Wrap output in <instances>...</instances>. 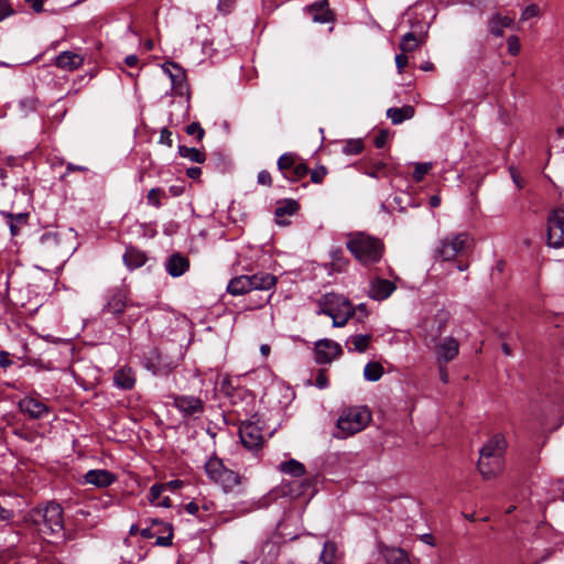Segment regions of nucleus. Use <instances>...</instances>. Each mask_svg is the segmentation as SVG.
<instances>
[{"mask_svg": "<svg viewBox=\"0 0 564 564\" xmlns=\"http://www.w3.org/2000/svg\"><path fill=\"white\" fill-rule=\"evenodd\" d=\"M115 386L122 390H130L134 387L135 375L129 367L118 369L113 375Z\"/></svg>", "mask_w": 564, "mask_h": 564, "instance_id": "obj_25", "label": "nucleus"}, {"mask_svg": "<svg viewBox=\"0 0 564 564\" xmlns=\"http://www.w3.org/2000/svg\"><path fill=\"white\" fill-rule=\"evenodd\" d=\"M186 133L189 135H196L197 140L200 141L204 138L205 131L199 123L193 122L187 126Z\"/></svg>", "mask_w": 564, "mask_h": 564, "instance_id": "obj_43", "label": "nucleus"}, {"mask_svg": "<svg viewBox=\"0 0 564 564\" xmlns=\"http://www.w3.org/2000/svg\"><path fill=\"white\" fill-rule=\"evenodd\" d=\"M432 169L431 163H416L413 172V178L416 182L423 180L424 175Z\"/></svg>", "mask_w": 564, "mask_h": 564, "instance_id": "obj_42", "label": "nucleus"}, {"mask_svg": "<svg viewBox=\"0 0 564 564\" xmlns=\"http://www.w3.org/2000/svg\"><path fill=\"white\" fill-rule=\"evenodd\" d=\"M420 539H421L422 542H424V543H426V544H429L431 546L435 545V540H434L432 534H429V533L423 534V535H421Z\"/></svg>", "mask_w": 564, "mask_h": 564, "instance_id": "obj_63", "label": "nucleus"}, {"mask_svg": "<svg viewBox=\"0 0 564 564\" xmlns=\"http://www.w3.org/2000/svg\"><path fill=\"white\" fill-rule=\"evenodd\" d=\"M409 61H408V56L405 53H401V54H398L395 56V64H397V67H398V70L399 73H402L403 69L406 67Z\"/></svg>", "mask_w": 564, "mask_h": 564, "instance_id": "obj_51", "label": "nucleus"}, {"mask_svg": "<svg viewBox=\"0 0 564 564\" xmlns=\"http://www.w3.org/2000/svg\"><path fill=\"white\" fill-rule=\"evenodd\" d=\"M271 299V295H269L268 297H259L258 300H253L250 299V304L248 305V308L249 310H256V308H261L263 305H265Z\"/></svg>", "mask_w": 564, "mask_h": 564, "instance_id": "obj_52", "label": "nucleus"}, {"mask_svg": "<svg viewBox=\"0 0 564 564\" xmlns=\"http://www.w3.org/2000/svg\"><path fill=\"white\" fill-rule=\"evenodd\" d=\"M299 209V204L296 200L289 199L283 202L279 207L275 209V216L276 217H283V216H292L294 215Z\"/></svg>", "mask_w": 564, "mask_h": 564, "instance_id": "obj_38", "label": "nucleus"}, {"mask_svg": "<svg viewBox=\"0 0 564 564\" xmlns=\"http://www.w3.org/2000/svg\"><path fill=\"white\" fill-rule=\"evenodd\" d=\"M469 246L470 239L467 234L449 235L441 240L440 246L434 250V257L442 261H449L465 252Z\"/></svg>", "mask_w": 564, "mask_h": 564, "instance_id": "obj_6", "label": "nucleus"}, {"mask_svg": "<svg viewBox=\"0 0 564 564\" xmlns=\"http://www.w3.org/2000/svg\"><path fill=\"white\" fill-rule=\"evenodd\" d=\"M31 518L37 530L44 534H56L63 530V511L57 503L52 502L35 509Z\"/></svg>", "mask_w": 564, "mask_h": 564, "instance_id": "obj_2", "label": "nucleus"}, {"mask_svg": "<svg viewBox=\"0 0 564 564\" xmlns=\"http://www.w3.org/2000/svg\"><path fill=\"white\" fill-rule=\"evenodd\" d=\"M160 142L167 147H172V142H173L172 132L167 128H164L161 130Z\"/></svg>", "mask_w": 564, "mask_h": 564, "instance_id": "obj_50", "label": "nucleus"}, {"mask_svg": "<svg viewBox=\"0 0 564 564\" xmlns=\"http://www.w3.org/2000/svg\"><path fill=\"white\" fill-rule=\"evenodd\" d=\"M165 196V193L161 188H152L149 191L147 199L148 204L159 208L161 206V198Z\"/></svg>", "mask_w": 564, "mask_h": 564, "instance_id": "obj_40", "label": "nucleus"}, {"mask_svg": "<svg viewBox=\"0 0 564 564\" xmlns=\"http://www.w3.org/2000/svg\"><path fill=\"white\" fill-rule=\"evenodd\" d=\"M395 290V285L386 279H376L370 283L369 288V296L377 301H382L389 297L393 291Z\"/></svg>", "mask_w": 564, "mask_h": 564, "instance_id": "obj_20", "label": "nucleus"}, {"mask_svg": "<svg viewBox=\"0 0 564 564\" xmlns=\"http://www.w3.org/2000/svg\"><path fill=\"white\" fill-rule=\"evenodd\" d=\"M239 436L242 445L250 451H257L263 444V436L260 427L251 421L242 422L240 424Z\"/></svg>", "mask_w": 564, "mask_h": 564, "instance_id": "obj_11", "label": "nucleus"}, {"mask_svg": "<svg viewBox=\"0 0 564 564\" xmlns=\"http://www.w3.org/2000/svg\"><path fill=\"white\" fill-rule=\"evenodd\" d=\"M85 482L98 488H106L117 480V476L106 469H91L84 476Z\"/></svg>", "mask_w": 564, "mask_h": 564, "instance_id": "obj_18", "label": "nucleus"}, {"mask_svg": "<svg viewBox=\"0 0 564 564\" xmlns=\"http://www.w3.org/2000/svg\"><path fill=\"white\" fill-rule=\"evenodd\" d=\"M165 490V485L162 484H155L151 486L149 491V500L152 505H155L158 507H164L170 508L171 507V499L169 497H163L161 499L162 492Z\"/></svg>", "mask_w": 564, "mask_h": 564, "instance_id": "obj_31", "label": "nucleus"}, {"mask_svg": "<svg viewBox=\"0 0 564 564\" xmlns=\"http://www.w3.org/2000/svg\"><path fill=\"white\" fill-rule=\"evenodd\" d=\"M423 39V36H416L412 32H409L402 36L400 42V50L405 54L413 52L420 47Z\"/></svg>", "mask_w": 564, "mask_h": 564, "instance_id": "obj_35", "label": "nucleus"}, {"mask_svg": "<svg viewBox=\"0 0 564 564\" xmlns=\"http://www.w3.org/2000/svg\"><path fill=\"white\" fill-rule=\"evenodd\" d=\"M388 140V131L381 130L379 134L375 138V144L377 148H383Z\"/></svg>", "mask_w": 564, "mask_h": 564, "instance_id": "obj_53", "label": "nucleus"}, {"mask_svg": "<svg viewBox=\"0 0 564 564\" xmlns=\"http://www.w3.org/2000/svg\"><path fill=\"white\" fill-rule=\"evenodd\" d=\"M173 405L184 416L199 415L204 412V402L193 395H173Z\"/></svg>", "mask_w": 564, "mask_h": 564, "instance_id": "obj_12", "label": "nucleus"}, {"mask_svg": "<svg viewBox=\"0 0 564 564\" xmlns=\"http://www.w3.org/2000/svg\"><path fill=\"white\" fill-rule=\"evenodd\" d=\"M444 324L445 322L444 321H441L435 329V332H433V334L431 335V338L432 340H435L443 332V328H444Z\"/></svg>", "mask_w": 564, "mask_h": 564, "instance_id": "obj_62", "label": "nucleus"}, {"mask_svg": "<svg viewBox=\"0 0 564 564\" xmlns=\"http://www.w3.org/2000/svg\"><path fill=\"white\" fill-rule=\"evenodd\" d=\"M336 555V546L334 543L325 542L323 551L319 555L321 561L323 564H333V561Z\"/></svg>", "mask_w": 564, "mask_h": 564, "instance_id": "obj_39", "label": "nucleus"}, {"mask_svg": "<svg viewBox=\"0 0 564 564\" xmlns=\"http://www.w3.org/2000/svg\"><path fill=\"white\" fill-rule=\"evenodd\" d=\"M6 218H8V225L10 227V232L12 236H17L21 231V227L25 226L28 223L29 214L19 213V214H3Z\"/></svg>", "mask_w": 564, "mask_h": 564, "instance_id": "obj_32", "label": "nucleus"}, {"mask_svg": "<svg viewBox=\"0 0 564 564\" xmlns=\"http://www.w3.org/2000/svg\"><path fill=\"white\" fill-rule=\"evenodd\" d=\"M279 470L292 477H301L305 474V466L296 459H289L281 463Z\"/></svg>", "mask_w": 564, "mask_h": 564, "instance_id": "obj_34", "label": "nucleus"}, {"mask_svg": "<svg viewBox=\"0 0 564 564\" xmlns=\"http://www.w3.org/2000/svg\"><path fill=\"white\" fill-rule=\"evenodd\" d=\"M278 169L290 182H297L308 173L307 165L294 153H284L278 160Z\"/></svg>", "mask_w": 564, "mask_h": 564, "instance_id": "obj_7", "label": "nucleus"}, {"mask_svg": "<svg viewBox=\"0 0 564 564\" xmlns=\"http://www.w3.org/2000/svg\"><path fill=\"white\" fill-rule=\"evenodd\" d=\"M357 312L359 313V316H358L359 319L368 316V312H367L365 304H359L357 307H355V314Z\"/></svg>", "mask_w": 564, "mask_h": 564, "instance_id": "obj_61", "label": "nucleus"}, {"mask_svg": "<svg viewBox=\"0 0 564 564\" xmlns=\"http://www.w3.org/2000/svg\"><path fill=\"white\" fill-rule=\"evenodd\" d=\"M507 444L501 434L494 435L480 449L479 456L481 457H503Z\"/></svg>", "mask_w": 564, "mask_h": 564, "instance_id": "obj_19", "label": "nucleus"}, {"mask_svg": "<svg viewBox=\"0 0 564 564\" xmlns=\"http://www.w3.org/2000/svg\"><path fill=\"white\" fill-rule=\"evenodd\" d=\"M414 112V108L406 105L401 108H389L387 116L391 119L393 124H400L404 120L413 118Z\"/></svg>", "mask_w": 564, "mask_h": 564, "instance_id": "obj_29", "label": "nucleus"}, {"mask_svg": "<svg viewBox=\"0 0 564 564\" xmlns=\"http://www.w3.org/2000/svg\"><path fill=\"white\" fill-rule=\"evenodd\" d=\"M123 261L129 269H137L145 263L147 256L141 250L130 247L123 254Z\"/></svg>", "mask_w": 564, "mask_h": 564, "instance_id": "obj_28", "label": "nucleus"}, {"mask_svg": "<svg viewBox=\"0 0 564 564\" xmlns=\"http://www.w3.org/2000/svg\"><path fill=\"white\" fill-rule=\"evenodd\" d=\"M162 69L170 77L175 94L183 96L187 91L184 69L174 63H165Z\"/></svg>", "mask_w": 564, "mask_h": 564, "instance_id": "obj_15", "label": "nucleus"}, {"mask_svg": "<svg viewBox=\"0 0 564 564\" xmlns=\"http://www.w3.org/2000/svg\"><path fill=\"white\" fill-rule=\"evenodd\" d=\"M13 14V10L10 8L8 0H0V21Z\"/></svg>", "mask_w": 564, "mask_h": 564, "instance_id": "obj_47", "label": "nucleus"}, {"mask_svg": "<svg viewBox=\"0 0 564 564\" xmlns=\"http://www.w3.org/2000/svg\"><path fill=\"white\" fill-rule=\"evenodd\" d=\"M142 538L144 539H155V544L160 546H170L172 544V528L170 524L160 521L153 520L152 525L150 528H144L140 530Z\"/></svg>", "mask_w": 564, "mask_h": 564, "instance_id": "obj_10", "label": "nucleus"}, {"mask_svg": "<svg viewBox=\"0 0 564 564\" xmlns=\"http://www.w3.org/2000/svg\"><path fill=\"white\" fill-rule=\"evenodd\" d=\"M477 468L486 480L496 478L503 469V457H481L479 456Z\"/></svg>", "mask_w": 564, "mask_h": 564, "instance_id": "obj_17", "label": "nucleus"}, {"mask_svg": "<svg viewBox=\"0 0 564 564\" xmlns=\"http://www.w3.org/2000/svg\"><path fill=\"white\" fill-rule=\"evenodd\" d=\"M13 518V512L11 510H8L6 508H3L1 505H0V522L2 521H9Z\"/></svg>", "mask_w": 564, "mask_h": 564, "instance_id": "obj_54", "label": "nucleus"}, {"mask_svg": "<svg viewBox=\"0 0 564 564\" xmlns=\"http://www.w3.org/2000/svg\"><path fill=\"white\" fill-rule=\"evenodd\" d=\"M539 11H540V10H539V7H538V6H535V4H530V6H528V7L523 10V12H522V14H521V20L525 21V20H529V19H531V18H534V17H536V15L539 14Z\"/></svg>", "mask_w": 564, "mask_h": 564, "instance_id": "obj_46", "label": "nucleus"}, {"mask_svg": "<svg viewBox=\"0 0 564 564\" xmlns=\"http://www.w3.org/2000/svg\"><path fill=\"white\" fill-rule=\"evenodd\" d=\"M383 556L388 564H411L405 551L399 547H386Z\"/></svg>", "mask_w": 564, "mask_h": 564, "instance_id": "obj_30", "label": "nucleus"}, {"mask_svg": "<svg viewBox=\"0 0 564 564\" xmlns=\"http://www.w3.org/2000/svg\"><path fill=\"white\" fill-rule=\"evenodd\" d=\"M138 62H139V58L137 55L132 54V55H128L126 58H124V63L127 66L129 67H134L138 65Z\"/></svg>", "mask_w": 564, "mask_h": 564, "instance_id": "obj_59", "label": "nucleus"}, {"mask_svg": "<svg viewBox=\"0 0 564 564\" xmlns=\"http://www.w3.org/2000/svg\"><path fill=\"white\" fill-rule=\"evenodd\" d=\"M319 312L329 316L336 327L344 326L352 315V307L349 302L334 293L324 295L319 301Z\"/></svg>", "mask_w": 564, "mask_h": 564, "instance_id": "obj_3", "label": "nucleus"}, {"mask_svg": "<svg viewBox=\"0 0 564 564\" xmlns=\"http://www.w3.org/2000/svg\"><path fill=\"white\" fill-rule=\"evenodd\" d=\"M383 375V367L378 361L368 362L364 369V377L367 381H378Z\"/></svg>", "mask_w": 564, "mask_h": 564, "instance_id": "obj_36", "label": "nucleus"}, {"mask_svg": "<svg viewBox=\"0 0 564 564\" xmlns=\"http://www.w3.org/2000/svg\"><path fill=\"white\" fill-rule=\"evenodd\" d=\"M371 411L362 405L355 409V433L362 431L371 422Z\"/></svg>", "mask_w": 564, "mask_h": 564, "instance_id": "obj_33", "label": "nucleus"}, {"mask_svg": "<svg viewBox=\"0 0 564 564\" xmlns=\"http://www.w3.org/2000/svg\"><path fill=\"white\" fill-rule=\"evenodd\" d=\"M512 23V18L508 15H501L500 13H496L489 19V31L495 36H501L503 34V29L510 28Z\"/></svg>", "mask_w": 564, "mask_h": 564, "instance_id": "obj_27", "label": "nucleus"}, {"mask_svg": "<svg viewBox=\"0 0 564 564\" xmlns=\"http://www.w3.org/2000/svg\"><path fill=\"white\" fill-rule=\"evenodd\" d=\"M188 268V259L180 253L172 254L165 263L167 273L174 278L183 275Z\"/></svg>", "mask_w": 564, "mask_h": 564, "instance_id": "obj_22", "label": "nucleus"}, {"mask_svg": "<svg viewBox=\"0 0 564 564\" xmlns=\"http://www.w3.org/2000/svg\"><path fill=\"white\" fill-rule=\"evenodd\" d=\"M258 183L260 185H264V186H271L272 184V178H271V175L268 171L263 170L261 172H259L258 174Z\"/></svg>", "mask_w": 564, "mask_h": 564, "instance_id": "obj_49", "label": "nucleus"}, {"mask_svg": "<svg viewBox=\"0 0 564 564\" xmlns=\"http://www.w3.org/2000/svg\"><path fill=\"white\" fill-rule=\"evenodd\" d=\"M37 253L47 263L63 261L66 254L56 232H46L41 237Z\"/></svg>", "mask_w": 564, "mask_h": 564, "instance_id": "obj_8", "label": "nucleus"}, {"mask_svg": "<svg viewBox=\"0 0 564 564\" xmlns=\"http://www.w3.org/2000/svg\"><path fill=\"white\" fill-rule=\"evenodd\" d=\"M31 4L34 11L41 12L43 10V0H25Z\"/></svg>", "mask_w": 564, "mask_h": 564, "instance_id": "obj_60", "label": "nucleus"}, {"mask_svg": "<svg viewBox=\"0 0 564 564\" xmlns=\"http://www.w3.org/2000/svg\"><path fill=\"white\" fill-rule=\"evenodd\" d=\"M315 386L319 389H325L328 387V380L325 370H318L315 379Z\"/></svg>", "mask_w": 564, "mask_h": 564, "instance_id": "obj_48", "label": "nucleus"}, {"mask_svg": "<svg viewBox=\"0 0 564 564\" xmlns=\"http://www.w3.org/2000/svg\"><path fill=\"white\" fill-rule=\"evenodd\" d=\"M350 435H352V413L347 409L337 419L334 436L337 438H347Z\"/></svg>", "mask_w": 564, "mask_h": 564, "instance_id": "obj_24", "label": "nucleus"}, {"mask_svg": "<svg viewBox=\"0 0 564 564\" xmlns=\"http://www.w3.org/2000/svg\"><path fill=\"white\" fill-rule=\"evenodd\" d=\"M276 278L270 273H256L253 275H239L232 278L227 291L229 294L237 296L249 293L253 290L268 291L275 286Z\"/></svg>", "mask_w": 564, "mask_h": 564, "instance_id": "obj_1", "label": "nucleus"}, {"mask_svg": "<svg viewBox=\"0 0 564 564\" xmlns=\"http://www.w3.org/2000/svg\"><path fill=\"white\" fill-rule=\"evenodd\" d=\"M205 473L208 478L221 486L224 491H232L240 485V477L235 471L227 469L223 462L217 457H210L205 463Z\"/></svg>", "mask_w": 564, "mask_h": 564, "instance_id": "obj_4", "label": "nucleus"}, {"mask_svg": "<svg viewBox=\"0 0 564 564\" xmlns=\"http://www.w3.org/2000/svg\"><path fill=\"white\" fill-rule=\"evenodd\" d=\"M178 154L182 158L188 159L192 162L203 163L206 159L205 154L196 148H188L185 145L178 147Z\"/></svg>", "mask_w": 564, "mask_h": 564, "instance_id": "obj_37", "label": "nucleus"}, {"mask_svg": "<svg viewBox=\"0 0 564 564\" xmlns=\"http://www.w3.org/2000/svg\"><path fill=\"white\" fill-rule=\"evenodd\" d=\"M341 352L340 346L329 339H321L315 344V361L317 364H329Z\"/></svg>", "mask_w": 564, "mask_h": 564, "instance_id": "obj_14", "label": "nucleus"}, {"mask_svg": "<svg viewBox=\"0 0 564 564\" xmlns=\"http://www.w3.org/2000/svg\"><path fill=\"white\" fill-rule=\"evenodd\" d=\"M83 62L84 59L80 55L68 51L62 52L56 57V65L63 69H76L82 66Z\"/></svg>", "mask_w": 564, "mask_h": 564, "instance_id": "obj_26", "label": "nucleus"}, {"mask_svg": "<svg viewBox=\"0 0 564 564\" xmlns=\"http://www.w3.org/2000/svg\"><path fill=\"white\" fill-rule=\"evenodd\" d=\"M186 174L189 178H198L202 174V170L200 167H197V166H193V167H189L187 169L186 171Z\"/></svg>", "mask_w": 564, "mask_h": 564, "instance_id": "obj_55", "label": "nucleus"}, {"mask_svg": "<svg viewBox=\"0 0 564 564\" xmlns=\"http://www.w3.org/2000/svg\"><path fill=\"white\" fill-rule=\"evenodd\" d=\"M307 11L314 22L327 23L333 20V13L327 0L314 2L307 8Z\"/></svg>", "mask_w": 564, "mask_h": 564, "instance_id": "obj_21", "label": "nucleus"}, {"mask_svg": "<svg viewBox=\"0 0 564 564\" xmlns=\"http://www.w3.org/2000/svg\"><path fill=\"white\" fill-rule=\"evenodd\" d=\"M437 365L454 360L459 352V343L452 336L443 338L434 348Z\"/></svg>", "mask_w": 564, "mask_h": 564, "instance_id": "obj_13", "label": "nucleus"}, {"mask_svg": "<svg viewBox=\"0 0 564 564\" xmlns=\"http://www.w3.org/2000/svg\"><path fill=\"white\" fill-rule=\"evenodd\" d=\"M371 341L370 335H359L355 336V350L359 352H364L368 349Z\"/></svg>", "mask_w": 564, "mask_h": 564, "instance_id": "obj_41", "label": "nucleus"}, {"mask_svg": "<svg viewBox=\"0 0 564 564\" xmlns=\"http://www.w3.org/2000/svg\"><path fill=\"white\" fill-rule=\"evenodd\" d=\"M547 245L553 248L564 246V209L551 212L547 217Z\"/></svg>", "mask_w": 564, "mask_h": 564, "instance_id": "obj_9", "label": "nucleus"}, {"mask_svg": "<svg viewBox=\"0 0 564 564\" xmlns=\"http://www.w3.org/2000/svg\"><path fill=\"white\" fill-rule=\"evenodd\" d=\"M510 173H511V177H512L514 184L518 186V188H521L522 184H521V181H520V177H519L517 171L513 167H510Z\"/></svg>", "mask_w": 564, "mask_h": 564, "instance_id": "obj_64", "label": "nucleus"}, {"mask_svg": "<svg viewBox=\"0 0 564 564\" xmlns=\"http://www.w3.org/2000/svg\"><path fill=\"white\" fill-rule=\"evenodd\" d=\"M384 169H386V165L383 163H378V164L375 165V167L371 171H368L367 173L370 176L378 177L380 171H382Z\"/></svg>", "mask_w": 564, "mask_h": 564, "instance_id": "obj_58", "label": "nucleus"}, {"mask_svg": "<svg viewBox=\"0 0 564 564\" xmlns=\"http://www.w3.org/2000/svg\"><path fill=\"white\" fill-rule=\"evenodd\" d=\"M127 307V295L123 291H116L108 300L104 307L105 313H109L113 316H119L123 313Z\"/></svg>", "mask_w": 564, "mask_h": 564, "instance_id": "obj_23", "label": "nucleus"}, {"mask_svg": "<svg viewBox=\"0 0 564 564\" xmlns=\"http://www.w3.org/2000/svg\"><path fill=\"white\" fill-rule=\"evenodd\" d=\"M507 44H508V52L511 55L514 56V55L519 54V52H520V42H519L518 36H516V35L509 36L508 40H507Z\"/></svg>", "mask_w": 564, "mask_h": 564, "instance_id": "obj_44", "label": "nucleus"}, {"mask_svg": "<svg viewBox=\"0 0 564 564\" xmlns=\"http://www.w3.org/2000/svg\"><path fill=\"white\" fill-rule=\"evenodd\" d=\"M382 253L383 245L379 239L364 232L355 234V258L358 261L365 264L377 262L381 259Z\"/></svg>", "mask_w": 564, "mask_h": 564, "instance_id": "obj_5", "label": "nucleus"}, {"mask_svg": "<svg viewBox=\"0 0 564 564\" xmlns=\"http://www.w3.org/2000/svg\"><path fill=\"white\" fill-rule=\"evenodd\" d=\"M326 174H327L326 169L324 166H318L311 172V180L313 183L318 184L324 180Z\"/></svg>", "mask_w": 564, "mask_h": 564, "instance_id": "obj_45", "label": "nucleus"}, {"mask_svg": "<svg viewBox=\"0 0 564 564\" xmlns=\"http://www.w3.org/2000/svg\"><path fill=\"white\" fill-rule=\"evenodd\" d=\"M164 485H165V490L170 489L171 491H175V490H177L178 488H181L183 486V481H181V480H171V481H169V482H166Z\"/></svg>", "mask_w": 564, "mask_h": 564, "instance_id": "obj_56", "label": "nucleus"}, {"mask_svg": "<svg viewBox=\"0 0 564 564\" xmlns=\"http://www.w3.org/2000/svg\"><path fill=\"white\" fill-rule=\"evenodd\" d=\"M19 409L22 413L28 414L31 419L45 417L50 409L41 400L33 397H25L19 401Z\"/></svg>", "mask_w": 564, "mask_h": 564, "instance_id": "obj_16", "label": "nucleus"}, {"mask_svg": "<svg viewBox=\"0 0 564 564\" xmlns=\"http://www.w3.org/2000/svg\"><path fill=\"white\" fill-rule=\"evenodd\" d=\"M440 379L442 382H448V372L445 368V364L438 365Z\"/></svg>", "mask_w": 564, "mask_h": 564, "instance_id": "obj_57", "label": "nucleus"}]
</instances>
